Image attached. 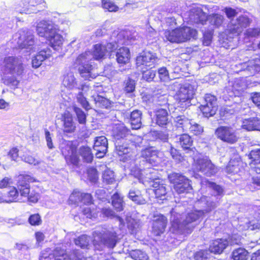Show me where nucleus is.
<instances>
[{"instance_id": "6", "label": "nucleus", "mask_w": 260, "mask_h": 260, "mask_svg": "<svg viewBox=\"0 0 260 260\" xmlns=\"http://www.w3.org/2000/svg\"><path fill=\"white\" fill-rule=\"evenodd\" d=\"M92 55L90 51H85L79 55L75 61V64L79 66L78 70L80 75L85 80L94 79L97 73L92 64Z\"/></svg>"}, {"instance_id": "32", "label": "nucleus", "mask_w": 260, "mask_h": 260, "mask_svg": "<svg viewBox=\"0 0 260 260\" xmlns=\"http://www.w3.org/2000/svg\"><path fill=\"white\" fill-rule=\"evenodd\" d=\"M130 131L123 125L119 124L113 127L112 134L113 137L117 140L124 139L129 135Z\"/></svg>"}, {"instance_id": "30", "label": "nucleus", "mask_w": 260, "mask_h": 260, "mask_svg": "<svg viewBox=\"0 0 260 260\" xmlns=\"http://www.w3.org/2000/svg\"><path fill=\"white\" fill-rule=\"evenodd\" d=\"M176 138L177 142L183 149L187 150L188 152L192 151V149L190 148L192 144V140L188 135L184 134L179 135Z\"/></svg>"}, {"instance_id": "8", "label": "nucleus", "mask_w": 260, "mask_h": 260, "mask_svg": "<svg viewBox=\"0 0 260 260\" xmlns=\"http://www.w3.org/2000/svg\"><path fill=\"white\" fill-rule=\"evenodd\" d=\"M17 182V188L21 196L28 197L27 200L30 202L36 203L38 200L39 194L38 193L32 194L30 192L29 182H34L36 181V179L28 174H21L18 176Z\"/></svg>"}, {"instance_id": "42", "label": "nucleus", "mask_w": 260, "mask_h": 260, "mask_svg": "<svg viewBox=\"0 0 260 260\" xmlns=\"http://www.w3.org/2000/svg\"><path fill=\"white\" fill-rule=\"evenodd\" d=\"M128 197L133 202L138 204H144L146 203L145 200L142 197L139 190H130L128 193Z\"/></svg>"}, {"instance_id": "49", "label": "nucleus", "mask_w": 260, "mask_h": 260, "mask_svg": "<svg viewBox=\"0 0 260 260\" xmlns=\"http://www.w3.org/2000/svg\"><path fill=\"white\" fill-rule=\"evenodd\" d=\"M166 147L168 148V150H169V152L174 159L177 162H180L182 160L183 157L179 154L177 149L172 146L171 144L167 143Z\"/></svg>"}, {"instance_id": "60", "label": "nucleus", "mask_w": 260, "mask_h": 260, "mask_svg": "<svg viewBox=\"0 0 260 260\" xmlns=\"http://www.w3.org/2000/svg\"><path fill=\"white\" fill-rule=\"evenodd\" d=\"M244 82L240 79H236L233 83V90L240 92L245 88Z\"/></svg>"}, {"instance_id": "36", "label": "nucleus", "mask_w": 260, "mask_h": 260, "mask_svg": "<svg viewBox=\"0 0 260 260\" xmlns=\"http://www.w3.org/2000/svg\"><path fill=\"white\" fill-rule=\"evenodd\" d=\"M79 153L84 162H91L93 155L91 152V148L88 146H82L79 148Z\"/></svg>"}, {"instance_id": "10", "label": "nucleus", "mask_w": 260, "mask_h": 260, "mask_svg": "<svg viewBox=\"0 0 260 260\" xmlns=\"http://www.w3.org/2000/svg\"><path fill=\"white\" fill-rule=\"evenodd\" d=\"M170 182L174 184L175 190L179 194L188 192L191 189L190 181L180 173H172L168 175Z\"/></svg>"}, {"instance_id": "18", "label": "nucleus", "mask_w": 260, "mask_h": 260, "mask_svg": "<svg viewBox=\"0 0 260 260\" xmlns=\"http://www.w3.org/2000/svg\"><path fill=\"white\" fill-rule=\"evenodd\" d=\"M75 250H74L75 251ZM74 252V250L73 251ZM74 255L72 252V255L70 256L66 252V250L59 246H57L54 250L53 253H50L48 256L44 253H42L41 259H46L48 258H54V260H72L74 258Z\"/></svg>"}, {"instance_id": "40", "label": "nucleus", "mask_w": 260, "mask_h": 260, "mask_svg": "<svg viewBox=\"0 0 260 260\" xmlns=\"http://www.w3.org/2000/svg\"><path fill=\"white\" fill-rule=\"evenodd\" d=\"M232 255L233 260H247L249 253L245 249L239 248L235 249L233 251Z\"/></svg>"}, {"instance_id": "59", "label": "nucleus", "mask_w": 260, "mask_h": 260, "mask_svg": "<svg viewBox=\"0 0 260 260\" xmlns=\"http://www.w3.org/2000/svg\"><path fill=\"white\" fill-rule=\"evenodd\" d=\"M88 179L91 182L95 183L98 179V174L96 170L93 168H89L87 170Z\"/></svg>"}, {"instance_id": "52", "label": "nucleus", "mask_w": 260, "mask_h": 260, "mask_svg": "<svg viewBox=\"0 0 260 260\" xmlns=\"http://www.w3.org/2000/svg\"><path fill=\"white\" fill-rule=\"evenodd\" d=\"M3 80L5 85L12 88H15L19 84V81L14 76H6Z\"/></svg>"}, {"instance_id": "4", "label": "nucleus", "mask_w": 260, "mask_h": 260, "mask_svg": "<svg viewBox=\"0 0 260 260\" xmlns=\"http://www.w3.org/2000/svg\"><path fill=\"white\" fill-rule=\"evenodd\" d=\"M58 31L57 25L50 21L42 20L37 26L38 34L49 40L54 50H58L63 43V38L58 34Z\"/></svg>"}, {"instance_id": "23", "label": "nucleus", "mask_w": 260, "mask_h": 260, "mask_svg": "<svg viewBox=\"0 0 260 260\" xmlns=\"http://www.w3.org/2000/svg\"><path fill=\"white\" fill-rule=\"evenodd\" d=\"M158 150L154 147H150L142 151L141 156L146 159L147 163L156 166L158 163Z\"/></svg>"}, {"instance_id": "2", "label": "nucleus", "mask_w": 260, "mask_h": 260, "mask_svg": "<svg viewBox=\"0 0 260 260\" xmlns=\"http://www.w3.org/2000/svg\"><path fill=\"white\" fill-rule=\"evenodd\" d=\"M129 169L131 173L135 177L137 178L140 182L146 185L147 183H152L154 189L153 191L156 198L160 200H164L167 199V188L165 184H160L156 179V171L152 168H147L142 170L137 166L136 161H131L129 166H126Z\"/></svg>"}, {"instance_id": "14", "label": "nucleus", "mask_w": 260, "mask_h": 260, "mask_svg": "<svg viewBox=\"0 0 260 260\" xmlns=\"http://www.w3.org/2000/svg\"><path fill=\"white\" fill-rule=\"evenodd\" d=\"M240 243V240L236 239L234 236L231 238L230 241L225 239H218L212 242L209 249L212 253L220 254L229 244H239Z\"/></svg>"}, {"instance_id": "12", "label": "nucleus", "mask_w": 260, "mask_h": 260, "mask_svg": "<svg viewBox=\"0 0 260 260\" xmlns=\"http://www.w3.org/2000/svg\"><path fill=\"white\" fill-rule=\"evenodd\" d=\"M215 135L220 140L230 144L235 143L238 139L235 131L229 126H221L218 127L215 131Z\"/></svg>"}, {"instance_id": "54", "label": "nucleus", "mask_w": 260, "mask_h": 260, "mask_svg": "<svg viewBox=\"0 0 260 260\" xmlns=\"http://www.w3.org/2000/svg\"><path fill=\"white\" fill-rule=\"evenodd\" d=\"M254 117L244 119L242 124V127L248 131H254Z\"/></svg>"}, {"instance_id": "57", "label": "nucleus", "mask_w": 260, "mask_h": 260, "mask_svg": "<svg viewBox=\"0 0 260 260\" xmlns=\"http://www.w3.org/2000/svg\"><path fill=\"white\" fill-rule=\"evenodd\" d=\"M77 99L82 106L86 110H88L91 108L88 102L86 100V98L84 96L83 92H79L77 95Z\"/></svg>"}, {"instance_id": "62", "label": "nucleus", "mask_w": 260, "mask_h": 260, "mask_svg": "<svg viewBox=\"0 0 260 260\" xmlns=\"http://www.w3.org/2000/svg\"><path fill=\"white\" fill-rule=\"evenodd\" d=\"M207 185L210 188L212 189L216 193L217 196H221L223 194V188L218 185L214 182L208 181Z\"/></svg>"}, {"instance_id": "31", "label": "nucleus", "mask_w": 260, "mask_h": 260, "mask_svg": "<svg viewBox=\"0 0 260 260\" xmlns=\"http://www.w3.org/2000/svg\"><path fill=\"white\" fill-rule=\"evenodd\" d=\"M142 115L141 111L136 110L133 111L130 115V122L133 129H137L142 125Z\"/></svg>"}, {"instance_id": "61", "label": "nucleus", "mask_w": 260, "mask_h": 260, "mask_svg": "<svg viewBox=\"0 0 260 260\" xmlns=\"http://www.w3.org/2000/svg\"><path fill=\"white\" fill-rule=\"evenodd\" d=\"M158 74L161 81L167 82L169 80V72L166 68H160L158 71Z\"/></svg>"}, {"instance_id": "24", "label": "nucleus", "mask_w": 260, "mask_h": 260, "mask_svg": "<svg viewBox=\"0 0 260 260\" xmlns=\"http://www.w3.org/2000/svg\"><path fill=\"white\" fill-rule=\"evenodd\" d=\"M224 20L223 15L219 13H211L207 15L206 22H208L211 28L213 30L222 27Z\"/></svg>"}, {"instance_id": "63", "label": "nucleus", "mask_w": 260, "mask_h": 260, "mask_svg": "<svg viewBox=\"0 0 260 260\" xmlns=\"http://www.w3.org/2000/svg\"><path fill=\"white\" fill-rule=\"evenodd\" d=\"M29 223L32 225H39L42 223L41 217L39 214L30 215L28 218Z\"/></svg>"}, {"instance_id": "35", "label": "nucleus", "mask_w": 260, "mask_h": 260, "mask_svg": "<svg viewBox=\"0 0 260 260\" xmlns=\"http://www.w3.org/2000/svg\"><path fill=\"white\" fill-rule=\"evenodd\" d=\"M156 123L159 126H164L168 123V113L166 109H159L156 111Z\"/></svg>"}, {"instance_id": "38", "label": "nucleus", "mask_w": 260, "mask_h": 260, "mask_svg": "<svg viewBox=\"0 0 260 260\" xmlns=\"http://www.w3.org/2000/svg\"><path fill=\"white\" fill-rule=\"evenodd\" d=\"M18 189L15 187H12L7 194L2 196L0 198V202L11 203L15 201L18 196Z\"/></svg>"}, {"instance_id": "9", "label": "nucleus", "mask_w": 260, "mask_h": 260, "mask_svg": "<svg viewBox=\"0 0 260 260\" xmlns=\"http://www.w3.org/2000/svg\"><path fill=\"white\" fill-rule=\"evenodd\" d=\"M192 167L195 171L200 172L207 176H213L218 171V168L207 157L194 159Z\"/></svg>"}, {"instance_id": "37", "label": "nucleus", "mask_w": 260, "mask_h": 260, "mask_svg": "<svg viewBox=\"0 0 260 260\" xmlns=\"http://www.w3.org/2000/svg\"><path fill=\"white\" fill-rule=\"evenodd\" d=\"M35 5H37V3L36 0H23L18 4L21 9H19L18 8V10H17V11L20 13H30V11L29 10L30 7L35 6Z\"/></svg>"}, {"instance_id": "46", "label": "nucleus", "mask_w": 260, "mask_h": 260, "mask_svg": "<svg viewBox=\"0 0 260 260\" xmlns=\"http://www.w3.org/2000/svg\"><path fill=\"white\" fill-rule=\"evenodd\" d=\"M90 238L85 235H81L74 240L76 245L81 248H88L89 245Z\"/></svg>"}, {"instance_id": "16", "label": "nucleus", "mask_w": 260, "mask_h": 260, "mask_svg": "<svg viewBox=\"0 0 260 260\" xmlns=\"http://www.w3.org/2000/svg\"><path fill=\"white\" fill-rule=\"evenodd\" d=\"M251 20L247 16L241 15L236 19L231 20L230 30L233 34H239L242 32L244 28L249 26Z\"/></svg>"}, {"instance_id": "25", "label": "nucleus", "mask_w": 260, "mask_h": 260, "mask_svg": "<svg viewBox=\"0 0 260 260\" xmlns=\"http://www.w3.org/2000/svg\"><path fill=\"white\" fill-rule=\"evenodd\" d=\"M242 161L238 155H236L233 158H231L226 167L225 171L228 174H236L242 170Z\"/></svg>"}, {"instance_id": "15", "label": "nucleus", "mask_w": 260, "mask_h": 260, "mask_svg": "<svg viewBox=\"0 0 260 260\" xmlns=\"http://www.w3.org/2000/svg\"><path fill=\"white\" fill-rule=\"evenodd\" d=\"M195 91L194 86L189 83L182 85L175 95L176 99L180 102H185L193 97Z\"/></svg>"}, {"instance_id": "7", "label": "nucleus", "mask_w": 260, "mask_h": 260, "mask_svg": "<svg viewBox=\"0 0 260 260\" xmlns=\"http://www.w3.org/2000/svg\"><path fill=\"white\" fill-rule=\"evenodd\" d=\"M165 37L167 40L172 43H182L196 38L197 31L189 27H183L174 30H167L164 32Z\"/></svg>"}, {"instance_id": "27", "label": "nucleus", "mask_w": 260, "mask_h": 260, "mask_svg": "<svg viewBox=\"0 0 260 260\" xmlns=\"http://www.w3.org/2000/svg\"><path fill=\"white\" fill-rule=\"evenodd\" d=\"M192 120L187 118L184 115H179L174 119L175 126L182 132H188Z\"/></svg>"}, {"instance_id": "50", "label": "nucleus", "mask_w": 260, "mask_h": 260, "mask_svg": "<svg viewBox=\"0 0 260 260\" xmlns=\"http://www.w3.org/2000/svg\"><path fill=\"white\" fill-rule=\"evenodd\" d=\"M90 206V207H85L83 210V213L87 218H96L99 211H98L97 209H94L93 205Z\"/></svg>"}, {"instance_id": "47", "label": "nucleus", "mask_w": 260, "mask_h": 260, "mask_svg": "<svg viewBox=\"0 0 260 260\" xmlns=\"http://www.w3.org/2000/svg\"><path fill=\"white\" fill-rule=\"evenodd\" d=\"M144 68H140L138 69L139 71H140L142 73L143 79L148 82L153 81L156 76V71L151 69L144 70Z\"/></svg>"}, {"instance_id": "53", "label": "nucleus", "mask_w": 260, "mask_h": 260, "mask_svg": "<svg viewBox=\"0 0 260 260\" xmlns=\"http://www.w3.org/2000/svg\"><path fill=\"white\" fill-rule=\"evenodd\" d=\"M103 178L105 182L108 184L115 181L114 172L109 169H106L103 173Z\"/></svg>"}, {"instance_id": "41", "label": "nucleus", "mask_w": 260, "mask_h": 260, "mask_svg": "<svg viewBox=\"0 0 260 260\" xmlns=\"http://www.w3.org/2000/svg\"><path fill=\"white\" fill-rule=\"evenodd\" d=\"M112 204L117 211L123 210L124 202L123 198L118 193H115L112 197Z\"/></svg>"}, {"instance_id": "26", "label": "nucleus", "mask_w": 260, "mask_h": 260, "mask_svg": "<svg viewBox=\"0 0 260 260\" xmlns=\"http://www.w3.org/2000/svg\"><path fill=\"white\" fill-rule=\"evenodd\" d=\"M242 66L243 70L248 72L249 75H253L260 71V58L251 59L243 63Z\"/></svg>"}, {"instance_id": "58", "label": "nucleus", "mask_w": 260, "mask_h": 260, "mask_svg": "<svg viewBox=\"0 0 260 260\" xmlns=\"http://www.w3.org/2000/svg\"><path fill=\"white\" fill-rule=\"evenodd\" d=\"M204 104L206 105L210 104L211 106L218 107L217 104V99L215 96L211 94H206L204 97Z\"/></svg>"}, {"instance_id": "29", "label": "nucleus", "mask_w": 260, "mask_h": 260, "mask_svg": "<svg viewBox=\"0 0 260 260\" xmlns=\"http://www.w3.org/2000/svg\"><path fill=\"white\" fill-rule=\"evenodd\" d=\"M249 157L251 159V167L256 173L260 174V149L252 150Z\"/></svg>"}, {"instance_id": "17", "label": "nucleus", "mask_w": 260, "mask_h": 260, "mask_svg": "<svg viewBox=\"0 0 260 260\" xmlns=\"http://www.w3.org/2000/svg\"><path fill=\"white\" fill-rule=\"evenodd\" d=\"M167 224V218L161 214L155 215L153 217L152 233L156 236H159L165 231Z\"/></svg>"}, {"instance_id": "13", "label": "nucleus", "mask_w": 260, "mask_h": 260, "mask_svg": "<svg viewBox=\"0 0 260 260\" xmlns=\"http://www.w3.org/2000/svg\"><path fill=\"white\" fill-rule=\"evenodd\" d=\"M158 60L155 53L150 51H144L141 53L136 58L137 69L148 67L152 68Z\"/></svg>"}, {"instance_id": "45", "label": "nucleus", "mask_w": 260, "mask_h": 260, "mask_svg": "<svg viewBox=\"0 0 260 260\" xmlns=\"http://www.w3.org/2000/svg\"><path fill=\"white\" fill-rule=\"evenodd\" d=\"M200 108L205 117H210L215 114L218 107L216 106H209L208 105L203 104L201 106Z\"/></svg>"}, {"instance_id": "28", "label": "nucleus", "mask_w": 260, "mask_h": 260, "mask_svg": "<svg viewBox=\"0 0 260 260\" xmlns=\"http://www.w3.org/2000/svg\"><path fill=\"white\" fill-rule=\"evenodd\" d=\"M63 122V131L68 133L74 132L76 129V125L73 121L72 115L69 112H65L62 115Z\"/></svg>"}, {"instance_id": "5", "label": "nucleus", "mask_w": 260, "mask_h": 260, "mask_svg": "<svg viewBox=\"0 0 260 260\" xmlns=\"http://www.w3.org/2000/svg\"><path fill=\"white\" fill-rule=\"evenodd\" d=\"M93 237V245L99 250H102L104 247L113 248L118 241L117 234L113 231H95Z\"/></svg>"}, {"instance_id": "39", "label": "nucleus", "mask_w": 260, "mask_h": 260, "mask_svg": "<svg viewBox=\"0 0 260 260\" xmlns=\"http://www.w3.org/2000/svg\"><path fill=\"white\" fill-rule=\"evenodd\" d=\"M65 159L69 165L77 166L79 165V158L75 149L72 148L71 152L69 151V154L66 155Z\"/></svg>"}, {"instance_id": "56", "label": "nucleus", "mask_w": 260, "mask_h": 260, "mask_svg": "<svg viewBox=\"0 0 260 260\" xmlns=\"http://www.w3.org/2000/svg\"><path fill=\"white\" fill-rule=\"evenodd\" d=\"M102 6L109 12H116L118 10V7L110 0H102Z\"/></svg>"}, {"instance_id": "19", "label": "nucleus", "mask_w": 260, "mask_h": 260, "mask_svg": "<svg viewBox=\"0 0 260 260\" xmlns=\"http://www.w3.org/2000/svg\"><path fill=\"white\" fill-rule=\"evenodd\" d=\"M93 149L96 151L97 158H102L106 154L108 150V140L105 136L96 137L94 140Z\"/></svg>"}, {"instance_id": "20", "label": "nucleus", "mask_w": 260, "mask_h": 260, "mask_svg": "<svg viewBox=\"0 0 260 260\" xmlns=\"http://www.w3.org/2000/svg\"><path fill=\"white\" fill-rule=\"evenodd\" d=\"M207 15L200 8L191 9L189 13V21L191 23L204 25L206 23Z\"/></svg>"}, {"instance_id": "3", "label": "nucleus", "mask_w": 260, "mask_h": 260, "mask_svg": "<svg viewBox=\"0 0 260 260\" xmlns=\"http://www.w3.org/2000/svg\"><path fill=\"white\" fill-rule=\"evenodd\" d=\"M135 34L130 31H114L109 39V42L105 44H98L94 46V50L92 58L100 59L104 57L107 54H109L115 50L119 46V44H125V40H135Z\"/></svg>"}, {"instance_id": "43", "label": "nucleus", "mask_w": 260, "mask_h": 260, "mask_svg": "<svg viewBox=\"0 0 260 260\" xmlns=\"http://www.w3.org/2000/svg\"><path fill=\"white\" fill-rule=\"evenodd\" d=\"M62 83L64 86L69 89L74 88L76 85V82L73 74L70 72L65 75L63 77Z\"/></svg>"}, {"instance_id": "11", "label": "nucleus", "mask_w": 260, "mask_h": 260, "mask_svg": "<svg viewBox=\"0 0 260 260\" xmlns=\"http://www.w3.org/2000/svg\"><path fill=\"white\" fill-rule=\"evenodd\" d=\"M3 66L5 72L11 74L20 75L23 71L22 63L17 57L9 56L5 57Z\"/></svg>"}, {"instance_id": "22", "label": "nucleus", "mask_w": 260, "mask_h": 260, "mask_svg": "<svg viewBox=\"0 0 260 260\" xmlns=\"http://www.w3.org/2000/svg\"><path fill=\"white\" fill-rule=\"evenodd\" d=\"M51 54L52 51L49 47H46L41 49L36 56L32 58V67L39 68L42 64V62L49 58Z\"/></svg>"}, {"instance_id": "1", "label": "nucleus", "mask_w": 260, "mask_h": 260, "mask_svg": "<svg viewBox=\"0 0 260 260\" xmlns=\"http://www.w3.org/2000/svg\"><path fill=\"white\" fill-rule=\"evenodd\" d=\"M215 199V196L202 197L196 203V206L201 209L188 213L185 218L183 219L182 215L173 209L171 212L170 231L176 234L190 233L200 222L205 214L209 213L217 207V202L214 201Z\"/></svg>"}, {"instance_id": "44", "label": "nucleus", "mask_w": 260, "mask_h": 260, "mask_svg": "<svg viewBox=\"0 0 260 260\" xmlns=\"http://www.w3.org/2000/svg\"><path fill=\"white\" fill-rule=\"evenodd\" d=\"M126 221L127 228L132 234L135 233L140 228V221L139 220L135 219L131 217H126Z\"/></svg>"}, {"instance_id": "51", "label": "nucleus", "mask_w": 260, "mask_h": 260, "mask_svg": "<svg viewBox=\"0 0 260 260\" xmlns=\"http://www.w3.org/2000/svg\"><path fill=\"white\" fill-rule=\"evenodd\" d=\"M188 131L193 135L198 136L203 133L204 128L200 124L192 121Z\"/></svg>"}, {"instance_id": "48", "label": "nucleus", "mask_w": 260, "mask_h": 260, "mask_svg": "<svg viewBox=\"0 0 260 260\" xmlns=\"http://www.w3.org/2000/svg\"><path fill=\"white\" fill-rule=\"evenodd\" d=\"M130 255L135 260H147L148 258L145 252L138 249L132 250Z\"/></svg>"}, {"instance_id": "55", "label": "nucleus", "mask_w": 260, "mask_h": 260, "mask_svg": "<svg viewBox=\"0 0 260 260\" xmlns=\"http://www.w3.org/2000/svg\"><path fill=\"white\" fill-rule=\"evenodd\" d=\"M74 111L76 113L78 121L80 124H85L86 116L85 113L79 108L74 107Z\"/></svg>"}, {"instance_id": "34", "label": "nucleus", "mask_w": 260, "mask_h": 260, "mask_svg": "<svg viewBox=\"0 0 260 260\" xmlns=\"http://www.w3.org/2000/svg\"><path fill=\"white\" fill-rule=\"evenodd\" d=\"M91 98L97 107L108 109L111 106V102L107 98L98 94H93Z\"/></svg>"}, {"instance_id": "21", "label": "nucleus", "mask_w": 260, "mask_h": 260, "mask_svg": "<svg viewBox=\"0 0 260 260\" xmlns=\"http://www.w3.org/2000/svg\"><path fill=\"white\" fill-rule=\"evenodd\" d=\"M19 35L17 42L19 47L28 48L34 44V36L31 32L23 30L20 31Z\"/></svg>"}, {"instance_id": "64", "label": "nucleus", "mask_w": 260, "mask_h": 260, "mask_svg": "<svg viewBox=\"0 0 260 260\" xmlns=\"http://www.w3.org/2000/svg\"><path fill=\"white\" fill-rule=\"evenodd\" d=\"M82 192L74 190L73 193L71 194L69 198V200L70 201L74 203H77L79 202H81V198L82 197Z\"/></svg>"}, {"instance_id": "33", "label": "nucleus", "mask_w": 260, "mask_h": 260, "mask_svg": "<svg viewBox=\"0 0 260 260\" xmlns=\"http://www.w3.org/2000/svg\"><path fill=\"white\" fill-rule=\"evenodd\" d=\"M116 56L119 63L125 64L128 62L130 58L129 49L127 47H121L117 51Z\"/></svg>"}]
</instances>
